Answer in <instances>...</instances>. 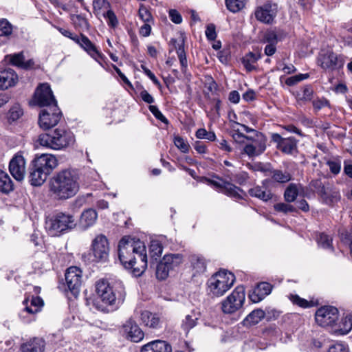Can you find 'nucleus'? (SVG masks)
I'll use <instances>...</instances> for the list:
<instances>
[{
    "mask_svg": "<svg viewBox=\"0 0 352 352\" xmlns=\"http://www.w3.org/2000/svg\"><path fill=\"white\" fill-rule=\"evenodd\" d=\"M104 17L107 19L108 25L112 28H115L118 24V19L115 14V13L109 10L104 14Z\"/></svg>",
    "mask_w": 352,
    "mask_h": 352,
    "instance_id": "nucleus-60",
    "label": "nucleus"
},
{
    "mask_svg": "<svg viewBox=\"0 0 352 352\" xmlns=\"http://www.w3.org/2000/svg\"><path fill=\"white\" fill-rule=\"evenodd\" d=\"M272 178L274 181L280 183L287 182L291 179V175L289 173L280 170L273 171Z\"/></svg>",
    "mask_w": 352,
    "mask_h": 352,
    "instance_id": "nucleus-47",
    "label": "nucleus"
},
{
    "mask_svg": "<svg viewBox=\"0 0 352 352\" xmlns=\"http://www.w3.org/2000/svg\"><path fill=\"white\" fill-rule=\"evenodd\" d=\"M265 38L269 43L265 47V54L267 56H272L276 50L275 46L276 36L274 33H269L266 35Z\"/></svg>",
    "mask_w": 352,
    "mask_h": 352,
    "instance_id": "nucleus-46",
    "label": "nucleus"
},
{
    "mask_svg": "<svg viewBox=\"0 0 352 352\" xmlns=\"http://www.w3.org/2000/svg\"><path fill=\"white\" fill-rule=\"evenodd\" d=\"M241 192H243V190L240 188L228 182H226L224 188L222 190L223 193L235 199L242 198L241 195H240Z\"/></svg>",
    "mask_w": 352,
    "mask_h": 352,
    "instance_id": "nucleus-41",
    "label": "nucleus"
},
{
    "mask_svg": "<svg viewBox=\"0 0 352 352\" xmlns=\"http://www.w3.org/2000/svg\"><path fill=\"white\" fill-rule=\"evenodd\" d=\"M61 116L58 105L44 108L39 113L38 124L40 127L44 130L54 127L60 121Z\"/></svg>",
    "mask_w": 352,
    "mask_h": 352,
    "instance_id": "nucleus-10",
    "label": "nucleus"
},
{
    "mask_svg": "<svg viewBox=\"0 0 352 352\" xmlns=\"http://www.w3.org/2000/svg\"><path fill=\"white\" fill-rule=\"evenodd\" d=\"M327 165L331 172L335 175L340 173L341 170V162L339 160H329L327 162Z\"/></svg>",
    "mask_w": 352,
    "mask_h": 352,
    "instance_id": "nucleus-61",
    "label": "nucleus"
},
{
    "mask_svg": "<svg viewBox=\"0 0 352 352\" xmlns=\"http://www.w3.org/2000/svg\"><path fill=\"white\" fill-rule=\"evenodd\" d=\"M65 280L69 289L76 296L82 285L81 270L75 266L69 267L65 273Z\"/></svg>",
    "mask_w": 352,
    "mask_h": 352,
    "instance_id": "nucleus-15",
    "label": "nucleus"
},
{
    "mask_svg": "<svg viewBox=\"0 0 352 352\" xmlns=\"http://www.w3.org/2000/svg\"><path fill=\"white\" fill-rule=\"evenodd\" d=\"M331 243L332 239L324 233H321L318 239V245L324 249H331L333 250Z\"/></svg>",
    "mask_w": 352,
    "mask_h": 352,
    "instance_id": "nucleus-50",
    "label": "nucleus"
},
{
    "mask_svg": "<svg viewBox=\"0 0 352 352\" xmlns=\"http://www.w3.org/2000/svg\"><path fill=\"white\" fill-rule=\"evenodd\" d=\"M327 352H349V349L347 345L337 342L331 345Z\"/></svg>",
    "mask_w": 352,
    "mask_h": 352,
    "instance_id": "nucleus-57",
    "label": "nucleus"
},
{
    "mask_svg": "<svg viewBox=\"0 0 352 352\" xmlns=\"http://www.w3.org/2000/svg\"><path fill=\"white\" fill-rule=\"evenodd\" d=\"M142 69L144 73L153 81V82L157 85L158 87H161V84L157 78L155 77V74L147 67L144 65H142Z\"/></svg>",
    "mask_w": 352,
    "mask_h": 352,
    "instance_id": "nucleus-64",
    "label": "nucleus"
},
{
    "mask_svg": "<svg viewBox=\"0 0 352 352\" xmlns=\"http://www.w3.org/2000/svg\"><path fill=\"white\" fill-rule=\"evenodd\" d=\"M182 262L183 258L179 254H166L160 261V263L165 265L170 271L177 267Z\"/></svg>",
    "mask_w": 352,
    "mask_h": 352,
    "instance_id": "nucleus-33",
    "label": "nucleus"
},
{
    "mask_svg": "<svg viewBox=\"0 0 352 352\" xmlns=\"http://www.w3.org/2000/svg\"><path fill=\"white\" fill-rule=\"evenodd\" d=\"M246 2L247 0H226V6L229 11L236 13L245 8Z\"/></svg>",
    "mask_w": 352,
    "mask_h": 352,
    "instance_id": "nucleus-44",
    "label": "nucleus"
},
{
    "mask_svg": "<svg viewBox=\"0 0 352 352\" xmlns=\"http://www.w3.org/2000/svg\"><path fill=\"white\" fill-rule=\"evenodd\" d=\"M241 192H243V190L240 188L228 182H226L224 188L222 190L223 193L235 199L242 198L241 195H240Z\"/></svg>",
    "mask_w": 352,
    "mask_h": 352,
    "instance_id": "nucleus-40",
    "label": "nucleus"
},
{
    "mask_svg": "<svg viewBox=\"0 0 352 352\" xmlns=\"http://www.w3.org/2000/svg\"><path fill=\"white\" fill-rule=\"evenodd\" d=\"M250 195L256 197L263 201H267L272 198V193L270 190H267L265 186H256L248 190Z\"/></svg>",
    "mask_w": 352,
    "mask_h": 352,
    "instance_id": "nucleus-32",
    "label": "nucleus"
},
{
    "mask_svg": "<svg viewBox=\"0 0 352 352\" xmlns=\"http://www.w3.org/2000/svg\"><path fill=\"white\" fill-rule=\"evenodd\" d=\"M274 210L277 212L287 214L288 212H294L296 211V208L286 203H278L274 205Z\"/></svg>",
    "mask_w": 352,
    "mask_h": 352,
    "instance_id": "nucleus-52",
    "label": "nucleus"
},
{
    "mask_svg": "<svg viewBox=\"0 0 352 352\" xmlns=\"http://www.w3.org/2000/svg\"><path fill=\"white\" fill-rule=\"evenodd\" d=\"M277 10L278 6L276 3H267L256 8L255 16L263 23H270L276 16Z\"/></svg>",
    "mask_w": 352,
    "mask_h": 352,
    "instance_id": "nucleus-19",
    "label": "nucleus"
},
{
    "mask_svg": "<svg viewBox=\"0 0 352 352\" xmlns=\"http://www.w3.org/2000/svg\"><path fill=\"white\" fill-rule=\"evenodd\" d=\"M23 303L24 308L20 311L19 317L25 323L35 320V314L41 310L44 305L43 300L38 296H32L31 300L26 298Z\"/></svg>",
    "mask_w": 352,
    "mask_h": 352,
    "instance_id": "nucleus-9",
    "label": "nucleus"
},
{
    "mask_svg": "<svg viewBox=\"0 0 352 352\" xmlns=\"http://www.w3.org/2000/svg\"><path fill=\"white\" fill-rule=\"evenodd\" d=\"M12 32V25L6 19H0V36H8Z\"/></svg>",
    "mask_w": 352,
    "mask_h": 352,
    "instance_id": "nucleus-51",
    "label": "nucleus"
},
{
    "mask_svg": "<svg viewBox=\"0 0 352 352\" xmlns=\"http://www.w3.org/2000/svg\"><path fill=\"white\" fill-rule=\"evenodd\" d=\"M141 321L146 326L151 329H158L161 327L162 321L157 314H153L147 310L141 313Z\"/></svg>",
    "mask_w": 352,
    "mask_h": 352,
    "instance_id": "nucleus-28",
    "label": "nucleus"
},
{
    "mask_svg": "<svg viewBox=\"0 0 352 352\" xmlns=\"http://www.w3.org/2000/svg\"><path fill=\"white\" fill-rule=\"evenodd\" d=\"M265 317V312L261 309H256L249 314L244 320L247 325L258 324Z\"/></svg>",
    "mask_w": 352,
    "mask_h": 352,
    "instance_id": "nucleus-38",
    "label": "nucleus"
},
{
    "mask_svg": "<svg viewBox=\"0 0 352 352\" xmlns=\"http://www.w3.org/2000/svg\"><path fill=\"white\" fill-rule=\"evenodd\" d=\"M163 246L161 241L153 239L151 241L149 245V255L151 258L157 260L162 254Z\"/></svg>",
    "mask_w": 352,
    "mask_h": 352,
    "instance_id": "nucleus-39",
    "label": "nucleus"
},
{
    "mask_svg": "<svg viewBox=\"0 0 352 352\" xmlns=\"http://www.w3.org/2000/svg\"><path fill=\"white\" fill-rule=\"evenodd\" d=\"M271 138L276 148L285 154L292 155L297 150V140L293 137L284 138L278 133H272Z\"/></svg>",
    "mask_w": 352,
    "mask_h": 352,
    "instance_id": "nucleus-17",
    "label": "nucleus"
},
{
    "mask_svg": "<svg viewBox=\"0 0 352 352\" xmlns=\"http://www.w3.org/2000/svg\"><path fill=\"white\" fill-rule=\"evenodd\" d=\"M9 170L12 176L19 182L23 181L26 173V162L24 157L17 153L11 159Z\"/></svg>",
    "mask_w": 352,
    "mask_h": 352,
    "instance_id": "nucleus-16",
    "label": "nucleus"
},
{
    "mask_svg": "<svg viewBox=\"0 0 352 352\" xmlns=\"http://www.w3.org/2000/svg\"><path fill=\"white\" fill-rule=\"evenodd\" d=\"M150 111L153 113V115L161 122L168 124V120L165 118V116L162 113V112L159 110L157 106L150 105L148 107Z\"/></svg>",
    "mask_w": 352,
    "mask_h": 352,
    "instance_id": "nucleus-59",
    "label": "nucleus"
},
{
    "mask_svg": "<svg viewBox=\"0 0 352 352\" xmlns=\"http://www.w3.org/2000/svg\"><path fill=\"white\" fill-rule=\"evenodd\" d=\"M272 292V285L268 283H260L249 294V298L254 303L258 302L264 299Z\"/></svg>",
    "mask_w": 352,
    "mask_h": 352,
    "instance_id": "nucleus-23",
    "label": "nucleus"
},
{
    "mask_svg": "<svg viewBox=\"0 0 352 352\" xmlns=\"http://www.w3.org/2000/svg\"><path fill=\"white\" fill-rule=\"evenodd\" d=\"M314 89L310 86H305L296 94V98L300 105L304 104L307 102L311 101L314 98Z\"/></svg>",
    "mask_w": 352,
    "mask_h": 352,
    "instance_id": "nucleus-34",
    "label": "nucleus"
},
{
    "mask_svg": "<svg viewBox=\"0 0 352 352\" xmlns=\"http://www.w3.org/2000/svg\"><path fill=\"white\" fill-rule=\"evenodd\" d=\"M260 58L261 55L259 54L249 52L241 58V63L248 72H251L256 69L255 64Z\"/></svg>",
    "mask_w": 352,
    "mask_h": 352,
    "instance_id": "nucleus-36",
    "label": "nucleus"
},
{
    "mask_svg": "<svg viewBox=\"0 0 352 352\" xmlns=\"http://www.w3.org/2000/svg\"><path fill=\"white\" fill-rule=\"evenodd\" d=\"M192 276L204 274L206 270V263L202 256L192 255L190 258Z\"/></svg>",
    "mask_w": 352,
    "mask_h": 352,
    "instance_id": "nucleus-31",
    "label": "nucleus"
},
{
    "mask_svg": "<svg viewBox=\"0 0 352 352\" xmlns=\"http://www.w3.org/2000/svg\"><path fill=\"white\" fill-rule=\"evenodd\" d=\"M98 219L97 212L92 208L85 210L82 212L79 219V226L82 230H87L94 226Z\"/></svg>",
    "mask_w": 352,
    "mask_h": 352,
    "instance_id": "nucleus-26",
    "label": "nucleus"
},
{
    "mask_svg": "<svg viewBox=\"0 0 352 352\" xmlns=\"http://www.w3.org/2000/svg\"><path fill=\"white\" fill-rule=\"evenodd\" d=\"M49 189L54 199H69L75 196L79 190L78 177L71 170H62L50 179Z\"/></svg>",
    "mask_w": 352,
    "mask_h": 352,
    "instance_id": "nucleus-2",
    "label": "nucleus"
},
{
    "mask_svg": "<svg viewBox=\"0 0 352 352\" xmlns=\"http://www.w3.org/2000/svg\"><path fill=\"white\" fill-rule=\"evenodd\" d=\"M198 317L195 313L186 316L182 323V328L186 332L197 325Z\"/></svg>",
    "mask_w": 352,
    "mask_h": 352,
    "instance_id": "nucleus-43",
    "label": "nucleus"
},
{
    "mask_svg": "<svg viewBox=\"0 0 352 352\" xmlns=\"http://www.w3.org/2000/svg\"><path fill=\"white\" fill-rule=\"evenodd\" d=\"M174 144L182 153H186L189 151L190 145L183 138L175 136L174 138Z\"/></svg>",
    "mask_w": 352,
    "mask_h": 352,
    "instance_id": "nucleus-48",
    "label": "nucleus"
},
{
    "mask_svg": "<svg viewBox=\"0 0 352 352\" xmlns=\"http://www.w3.org/2000/svg\"><path fill=\"white\" fill-rule=\"evenodd\" d=\"M234 275L227 271H219L213 274L207 281V292L212 297H220L234 285Z\"/></svg>",
    "mask_w": 352,
    "mask_h": 352,
    "instance_id": "nucleus-5",
    "label": "nucleus"
},
{
    "mask_svg": "<svg viewBox=\"0 0 352 352\" xmlns=\"http://www.w3.org/2000/svg\"><path fill=\"white\" fill-rule=\"evenodd\" d=\"M13 190V184L9 175L0 169V191L8 193Z\"/></svg>",
    "mask_w": 352,
    "mask_h": 352,
    "instance_id": "nucleus-37",
    "label": "nucleus"
},
{
    "mask_svg": "<svg viewBox=\"0 0 352 352\" xmlns=\"http://www.w3.org/2000/svg\"><path fill=\"white\" fill-rule=\"evenodd\" d=\"M339 311L337 308L332 306H324L319 308L315 314V319L317 324L321 327H333L335 322L338 320Z\"/></svg>",
    "mask_w": 352,
    "mask_h": 352,
    "instance_id": "nucleus-11",
    "label": "nucleus"
},
{
    "mask_svg": "<svg viewBox=\"0 0 352 352\" xmlns=\"http://www.w3.org/2000/svg\"><path fill=\"white\" fill-rule=\"evenodd\" d=\"M250 142L246 143L243 152L249 157H254L262 154L266 148V140L261 133H256L254 136L247 137Z\"/></svg>",
    "mask_w": 352,
    "mask_h": 352,
    "instance_id": "nucleus-12",
    "label": "nucleus"
},
{
    "mask_svg": "<svg viewBox=\"0 0 352 352\" xmlns=\"http://www.w3.org/2000/svg\"><path fill=\"white\" fill-rule=\"evenodd\" d=\"M118 256L122 265L131 269L135 276H141L147 267L146 246L143 241L124 236L118 243Z\"/></svg>",
    "mask_w": 352,
    "mask_h": 352,
    "instance_id": "nucleus-1",
    "label": "nucleus"
},
{
    "mask_svg": "<svg viewBox=\"0 0 352 352\" xmlns=\"http://www.w3.org/2000/svg\"><path fill=\"white\" fill-rule=\"evenodd\" d=\"M10 62L13 65L23 69L32 68L34 65V62L32 59L25 61L22 52L11 55Z\"/></svg>",
    "mask_w": 352,
    "mask_h": 352,
    "instance_id": "nucleus-35",
    "label": "nucleus"
},
{
    "mask_svg": "<svg viewBox=\"0 0 352 352\" xmlns=\"http://www.w3.org/2000/svg\"><path fill=\"white\" fill-rule=\"evenodd\" d=\"M48 175L43 172V170L36 167L33 164V167L32 168L30 175L29 180L31 185L34 186H41L47 179Z\"/></svg>",
    "mask_w": 352,
    "mask_h": 352,
    "instance_id": "nucleus-29",
    "label": "nucleus"
},
{
    "mask_svg": "<svg viewBox=\"0 0 352 352\" xmlns=\"http://www.w3.org/2000/svg\"><path fill=\"white\" fill-rule=\"evenodd\" d=\"M38 143L46 148L61 150L74 142L72 132L63 129H56L51 134L43 133L38 136Z\"/></svg>",
    "mask_w": 352,
    "mask_h": 352,
    "instance_id": "nucleus-4",
    "label": "nucleus"
},
{
    "mask_svg": "<svg viewBox=\"0 0 352 352\" xmlns=\"http://www.w3.org/2000/svg\"><path fill=\"white\" fill-rule=\"evenodd\" d=\"M23 115V110L19 105L13 106L9 111L8 119L11 121L18 120Z\"/></svg>",
    "mask_w": 352,
    "mask_h": 352,
    "instance_id": "nucleus-54",
    "label": "nucleus"
},
{
    "mask_svg": "<svg viewBox=\"0 0 352 352\" xmlns=\"http://www.w3.org/2000/svg\"><path fill=\"white\" fill-rule=\"evenodd\" d=\"M312 104L315 110L319 111L324 107L329 105V101L324 98H317L312 100Z\"/></svg>",
    "mask_w": 352,
    "mask_h": 352,
    "instance_id": "nucleus-56",
    "label": "nucleus"
},
{
    "mask_svg": "<svg viewBox=\"0 0 352 352\" xmlns=\"http://www.w3.org/2000/svg\"><path fill=\"white\" fill-rule=\"evenodd\" d=\"M36 167L43 170L47 175H50L54 169L58 166V160L52 154H42L33 161Z\"/></svg>",
    "mask_w": 352,
    "mask_h": 352,
    "instance_id": "nucleus-18",
    "label": "nucleus"
},
{
    "mask_svg": "<svg viewBox=\"0 0 352 352\" xmlns=\"http://www.w3.org/2000/svg\"><path fill=\"white\" fill-rule=\"evenodd\" d=\"M169 17L172 22L175 24H180L182 22V15L176 10L172 9L169 10Z\"/></svg>",
    "mask_w": 352,
    "mask_h": 352,
    "instance_id": "nucleus-63",
    "label": "nucleus"
},
{
    "mask_svg": "<svg viewBox=\"0 0 352 352\" xmlns=\"http://www.w3.org/2000/svg\"><path fill=\"white\" fill-rule=\"evenodd\" d=\"M91 252L94 257V261L104 262L109 256V243L107 237L103 234L96 236L91 243Z\"/></svg>",
    "mask_w": 352,
    "mask_h": 352,
    "instance_id": "nucleus-13",
    "label": "nucleus"
},
{
    "mask_svg": "<svg viewBox=\"0 0 352 352\" xmlns=\"http://www.w3.org/2000/svg\"><path fill=\"white\" fill-rule=\"evenodd\" d=\"M18 81V76L12 69L0 71V89H6L14 86Z\"/></svg>",
    "mask_w": 352,
    "mask_h": 352,
    "instance_id": "nucleus-24",
    "label": "nucleus"
},
{
    "mask_svg": "<svg viewBox=\"0 0 352 352\" xmlns=\"http://www.w3.org/2000/svg\"><path fill=\"white\" fill-rule=\"evenodd\" d=\"M298 195V186L295 184H290L285 190L284 198L288 202H294Z\"/></svg>",
    "mask_w": 352,
    "mask_h": 352,
    "instance_id": "nucleus-42",
    "label": "nucleus"
},
{
    "mask_svg": "<svg viewBox=\"0 0 352 352\" xmlns=\"http://www.w3.org/2000/svg\"><path fill=\"white\" fill-rule=\"evenodd\" d=\"M206 36L209 41H214L217 38L216 27L213 23L207 25L205 31Z\"/></svg>",
    "mask_w": 352,
    "mask_h": 352,
    "instance_id": "nucleus-58",
    "label": "nucleus"
},
{
    "mask_svg": "<svg viewBox=\"0 0 352 352\" xmlns=\"http://www.w3.org/2000/svg\"><path fill=\"white\" fill-rule=\"evenodd\" d=\"M317 192L322 201L327 205H332L340 199V195L338 191L332 189L330 186L322 184L321 182L319 183Z\"/></svg>",
    "mask_w": 352,
    "mask_h": 352,
    "instance_id": "nucleus-20",
    "label": "nucleus"
},
{
    "mask_svg": "<svg viewBox=\"0 0 352 352\" xmlns=\"http://www.w3.org/2000/svg\"><path fill=\"white\" fill-rule=\"evenodd\" d=\"M290 300L294 304H296L302 308H307L312 305L311 302L300 298L298 295H291Z\"/></svg>",
    "mask_w": 352,
    "mask_h": 352,
    "instance_id": "nucleus-55",
    "label": "nucleus"
},
{
    "mask_svg": "<svg viewBox=\"0 0 352 352\" xmlns=\"http://www.w3.org/2000/svg\"><path fill=\"white\" fill-rule=\"evenodd\" d=\"M139 16L145 23H148L152 19L151 13L144 6H141L139 9Z\"/></svg>",
    "mask_w": 352,
    "mask_h": 352,
    "instance_id": "nucleus-62",
    "label": "nucleus"
},
{
    "mask_svg": "<svg viewBox=\"0 0 352 352\" xmlns=\"http://www.w3.org/2000/svg\"><path fill=\"white\" fill-rule=\"evenodd\" d=\"M34 100L36 104L45 108L57 105L52 91L47 83L41 84L38 87L34 94Z\"/></svg>",
    "mask_w": 352,
    "mask_h": 352,
    "instance_id": "nucleus-14",
    "label": "nucleus"
},
{
    "mask_svg": "<svg viewBox=\"0 0 352 352\" xmlns=\"http://www.w3.org/2000/svg\"><path fill=\"white\" fill-rule=\"evenodd\" d=\"M175 49L177 51V54L181 66H182V69L184 70V69H186L187 65H188L184 45L182 43L179 44L177 47H175Z\"/></svg>",
    "mask_w": 352,
    "mask_h": 352,
    "instance_id": "nucleus-49",
    "label": "nucleus"
},
{
    "mask_svg": "<svg viewBox=\"0 0 352 352\" xmlns=\"http://www.w3.org/2000/svg\"><path fill=\"white\" fill-rule=\"evenodd\" d=\"M170 271L165 265L160 262L156 268V276L160 280H164L168 276Z\"/></svg>",
    "mask_w": 352,
    "mask_h": 352,
    "instance_id": "nucleus-53",
    "label": "nucleus"
},
{
    "mask_svg": "<svg viewBox=\"0 0 352 352\" xmlns=\"http://www.w3.org/2000/svg\"><path fill=\"white\" fill-rule=\"evenodd\" d=\"M317 63L323 69L333 72L342 68L344 61L342 56H338L332 51L322 50L318 56Z\"/></svg>",
    "mask_w": 352,
    "mask_h": 352,
    "instance_id": "nucleus-8",
    "label": "nucleus"
},
{
    "mask_svg": "<svg viewBox=\"0 0 352 352\" xmlns=\"http://www.w3.org/2000/svg\"><path fill=\"white\" fill-rule=\"evenodd\" d=\"M352 329V316L346 315L339 323L333 325V331L337 335L347 334Z\"/></svg>",
    "mask_w": 352,
    "mask_h": 352,
    "instance_id": "nucleus-30",
    "label": "nucleus"
},
{
    "mask_svg": "<svg viewBox=\"0 0 352 352\" xmlns=\"http://www.w3.org/2000/svg\"><path fill=\"white\" fill-rule=\"evenodd\" d=\"M96 292L103 303L118 307L125 298V288L122 281L109 283L100 279L96 283Z\"/></svg>",
    "mask_w": 352,
    "mask_h": 352,
    "instance_id": "nucleus-3",
    "label": "nucleus"
},
{
    "mask_svg": "<svg viewBox=\"0 0 352 352\" xmlns=\"http://www.w3.org/2000/svg\"><path fill=\"white\" fill-rule=\"evenodd\" d=\"M124 331L128 339L134 342L141 341L144 338V333L137 323L130 319L123 326Z\"/></svg>",
    "mask_w": 352,
    "mask_h": 352,
    "instance_id": "nucleus-22",
    "label": "nucleus"
},
{
    "mask_svg": "<svg viewBox=\"0 0 352 352\" xmlns=\"http://www.w3.org/2000/svg\"><path fill=\"white\" fill-rule=\"evenodd\" d=\"M76 225L73 215L58 212L46 222V228L52 236H56L60 232L72 230Z\"/></svg>",
    "mask_w": 352,
    "mask_h": 352,
    "instance_id": "nucleus-6",
    "label": "nucleus"
},
{
    "mask_svg": "<svg viewBox=\"0 0 352 352\" xmlns=\"http://www.w3.org/2000/svg\"><path fill=\"white\" fill-rule=\"evenodd\" d=\"M245 300V288L242 285L237 286L232 292L221 302V311L225 314H232L239 310Z\"/></svg>",
    "mask_w": 352,
    "mask_h": 352,
    "instance_id": "nucleus-7",
    "label": "nucleus"
},
{
    "mask_svg": "<svg viewBox=\"0 0 352 352\" xmlns=\"http://www.w3.org/2000/svg\"><path fill=\"white\" fill-rule=\"evenodd\" d=\"M45 346L44 340L34 338L21 345V352H43Z\"/></svg>",
    "mask_w": 352,
    "mask_h": 352,
    "instance_id": "nucleus-27",
    "label": "nucleus"
},
{
    "mask_svg": "<svg viewBox=\"0 0 352 352\" xmlns=\"http://www.w3.org/2000/svg\"><path fill=\"white\" fill-rule=\"evenodd\" d=\"M71 20L73 25L76 29L80 30H86L89 28V23L87 20L80 14L71 15Z\"/></svg>",
    "mask_w": 352,
    "mask_h": 352,
    "instance_id": "nucleus-45",
    "label": "nucleus"
},
{
    "mask_svg": "<svg viewBox=\"0 0 352 352\" xmlns=\"http://www.w3.org/2000/svg\"><path fill=\"white\" fill-rule=\"evenodd\" d=\"M171 346L160 340L151 341L141 348V352H171Z\"/></svg>",
    "mask_w": 352,
    "mask_h": 352,
    "instance_id": "nucleus-25",
    "label": "nucleus"
},
{
    "mask_svg": "<svg viewBox=\"0 0 352 352\" xmlns=\"http://www.w3.org/2000/svg\"><path fill=\"white\" fill-rule=\"evenodd\" d=\"M74 42L78 44L91 58L99 62L98 58H101L102 55L87 36L80 34V36L74 39Z\"/></svg>",
    "mask_w": 352,
    "mask_h": 352,
    "instance_id": "nucleus-21",
    "label": "nucleus"
}]
</instances>
